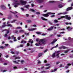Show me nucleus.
Listing matches in <instances>:
<instances>
[{"mask_svg": "<svg viewBox=\"0 0 73 73\" xmlns=\"http://www.w3.org/2000/svg\"><path fill=\"white\" fill-rule=\"evenodd\" d=\"M45 44V42H46V40L45 39H42L40 40L38 42V44L39 45H42V44Z\"/></svg>", "mask_w": 73, "mask_h": 73, "instance_id": "obj_1", "label": "nucleus"}, {"mask_svg": "<svg viewBox=\"0 0 73 73\" xmlns=\"http://www.w3.org/2000/svg\"><path fill=\"white\" fill-rule=\"evenodd\" d=\"M66 17V19H67V20H70L71 19V18L70 17H69L68 15H66L65 16H62L61 17V18H62V19L63 18H65Z\"/></svg>", "mask_w": 73, "mask_h": 73, "instance_id": "obj_2", "label": "nucleus"}, {"mask_svg": "<svg viewBox=\"0 0 73 73\" xmlns=\"http://www.w3.org/2000/svg\"><path fill=\"white\" fill-rule=\"evenodd\" d=\"M20 2L21 3L22 5H26L27 4V1L24 0H21L20 1Z\"/></svg>", "mask_w": 73, "mask_h": 73, "instance_id": "obj_3", "label": "nucleus"}, {"mask_svg": "<svg viewBox=\"0 0 73 73\" xmlns=\"http://www.w3.org/2000/svg\"><path fill=\"white\" fill-rule=\"evenodd\" d=\"M49 15H50L49 13L48 12V13H47L43 14V16L44 17H47L49 16Z\"/></svg>", "mask_w": 73, "mask_h": 73, "instance_id": "obj_4", "label": "nucleus"}, {"mask_svg": "<svg viewBox=\"0 0 73 73\" xmlns=\"http://www.w3.org/2000/svg\"><path fill=\"white\" fill-rule=\"evenodd\" d=\"M53 28H54V26H52L51 27H50V28L47 29V30L48 31H52L53 29Z\"/></svg>", "mask_w": 73, "mask_h": 73, "instance_id": "obj_5", "label": "nucleus"}, {"mask_svg": "<svg viewBox=\"0 0 73 73\" xmlns=\"http://www.w3.org/2000/svg\"><path fill=\"white\" fill-rule=\"evenodd\" d=\"M1 8H2V9H6V7H5L3 5H1Z\"/></svg>", "mask_w": 73, "mask_h": 73, "instance_id": "obj_6", "label": "nucleus"}, {"mask_svg": "<svg viewBox=\"0 0 73 73\" xmlns=\"http://www.w3.org/2000/svg\"><path fill=\"white\" fill-rule=\"evenodd\" d=\"M72 7H68L66 9V11H70V10H71L72 9Z\"/></svg>", "mask_w": 73, "mask_h": 73, "instance_id": "obj_7", "label": "nucleus"}, {"mask_svg": "<svg viewBox=\"0 0 73 73\" xmlns=\"http://www.w3.org/2000/svg\"><path fill=\"white\" fill-rule=\"evenodd\" d=\"M36 1L38 3H42L43 2V0H36Z\"/></svg>", "mask_w": 73, "mask_h": 73, "instance_id": "obj_8", "label": "nucleus"}, {"mask_svg": "<svg viewBox=\"0 0 73 73\" xmlns=\"http://www.w3.org/2000/svg\"><path fill=\"white\" fill-rule=\"evenodd\" d=\"M36 28H35L31 29H29L28 30L29 31H34V30H36Z\"/></svg>", "mask_w": 73, "mask_h": 73, "instance_id": "obj_9", "label": "nucleus"}, {"mask_svg": "<svg viewBox=\"0 0 73 73\" xmlns=\"http://www.w3.org/2000/svg\"><path fill=\"white\" fill-rule=\"evenodd\" d=\"M60 52H61V51L60 50H59L57 51H56L55 52L56 53V55H59L60 54Z\"/></svg>", "mask_w": 73, "mask_h": 73, "instance_id": "obj_10", "label": "nucleus"}, {"mask_svg": "<svg viewBox=\"0 0 73 73\" xmlns=\"http://www.w3.org/2000/svg\"><path fill=\"white\" fill-rule=\"evenodd\" d=\"M20 4L19 3H15V5H14L15 7H17V5H20Z\"/></svg>", "mask_w": 73, "mask_h": 73, "instance_id": "obj_11", "label": "nucleus"}, {"mask_svg": "<svg viewBox=\"0 0 73 73\" xmlns=\"http://www.w3.org/2000/svg\"><path fill=\"white\" fill-rule=\"evenodd\" d=\"M58 8H62L63 7V6H62V5L61 4H59L58 5Z\"/></svg>", "mask_w": 73, "mask_h": 73, "instance_id": "obj_12", "label": "nucleus"}, {"mask_svg": "<svg viewBox=\"0 0 73 73\" xmlns=\"http://www.w3.org/2000/svg\"><path fill=\"white\" fill-rule=\"evenodd\" d=\"M57 41V40H56V39H55L54 40H53L52 42H51V44H54V42H56V41Z\"/></svg>", "mask_w": 73, "mask_h": 73, "instance_id": "obj_13", "label": "nucleus"}, {"mask_svg": "<svg viewBox=\"0 0 73 73\" xmlns=\"http://www.w3.org/2000/svg\"><path fill=\"white\" fill-rule=\"evenodd\" d=\"M70 65H71V64H67L68 66H65V67L66 69H68L69 67V66H70Z\"/></svg>", "mask_w": 73, "mask_h": 73, "instance_id": "obj_14", "label": "nucleus"}, {"mask_svg": "<svg viewBox=\"0 0 73 73\" xmlns=\"http://www.w3.org/2000/svg\"><path fill=\"white\" fill-rule=\"evenodd\" d=\"M23 42L24 44H26V43H27V41L25 40H22L21 41V44H23Z\"/></svg>", "mask_w": 73, "mask_h": 73, "instance_id": "obj_15", "label": "nucleus"}, {"mask_svg": "<svg viewBox=\"0 0 73 73\" xmlns=\"http://www.w3.org/2000/svg\"><path fill=\"white\" fill-rule=\"evenodd\" d=\"M41 19L43 20H45L46 21H48V19H45V18L43 17H41Z\"/></svg>", "mask_w": 73, "mask_h": 73, "instance_id": "obj_16", "label": "nucleus"}, {"mask_svg": "<svg viewBox=\"0 0 73 73\" xmlns=\"http://www.w3.org/2000/svg\"><path fill=\"white\" fill-rule=\"evenodd\" d=\"M20 33H23L24 32V31L23 30H21L19 31Z\"/></svg>", "mask_w": 73, "mask_h": 73, "instance_id": "obj_17", "label": "nucleus"}, {"mask_svg": "<svg viewBox=\"0 0 73 73\" xmlns=\"http://www.w3.org/2000/svg\"><path fill=\"white\" fill-rule=\"evenodd\" d=\"M29 11H31V12H35V10H34L33 9H30Z\"/></svg>", "mask_w": 73, "mask_h": 73, "instance_id": "obj_18", "label": "nucleus"}, {"mask_svg": "<svg viewBox=\"0 0 73 73\" xmlns=\"http://www.w3.org/2000/svg\"><path fill=\"white\" fill-rule=\"evenodd\" d=\"M73 29L72 28L70 27H67L66 28L67 29Z\"/></svg>", "mask_w": 73, "mask_h": 73, "instance_id": "obj_19", "label": "nucleus"}, {"mask_svg": "<svg viewBox=\"0 0 73 73\" xmlns=\"http://www.w3.org/2000/svg\"><path fill=\"white\" fill-rule=\"evenodd\" d=\"M25 8H27V9H29V5H28L25 6Z\"/></svg>", "mask_w": 73, "mask_h": 73, "instance_id": "obj_20", "label": "nucleus"}, {"mask_svg": "<svg viewBox=\"0 0 73 73\" xmlns=\"http://www.w3.org/2000/svg\"><path fill=\"white\" fill-rule=\"evenodd\" d=\"M33 41L32 40L31 42V44L30 45V46H33V45L32 44V43H33Z\"/></svg>", "mask_w": 73, "mask_h": 73, "instance_id": "obj_21", "label": "nucleus"}, {"mask_svg": "<svg viewBox=\"0 0 73 73\" xmlns=\"http://www.w3.org/2000/svg\"><path fill=\"white\" fill-rule=\"evenodd\" d=\"M49 15H55V13H54L49 12Z\"/></svg>", "mask_w": 73, "mask_h": 73, "instance_id": "obj_22", "label": "nucleus"}, {"mask_svg": "<svg viewBox=\"0 0 73 73\" xmlns=\"http://www.w3.org/2000/svg\"><path fill=\"white\" fill-rule=\"evenodd\" d=\"M56 70H57V69H55L54 70H51V72H56Z\"/></svg>", "mask_w": 73, "mask_h": 73, "instance_id": "obj_23", "label": "nucleus"}, {"mask_svg": "<svg viewBox=\"0 0 73 73\" xmlns=\"http://www.w3.org/2000/svg\"><path fill=\"white\" fill-rule=\"evenodd\" d=\"M7 27H12V25L9 24Z\"/></svg>", "mask_w": 73, "mask_h": 73, "instance_id": "obj_24", "label": "nucleus"}, {"mask_svg": "<svg viewBox=\"0 0 73 73\" xmlns=\"http://www.w3.org/2000/svg\"><path fill=\"white\" fill-rule=\"evenodd\" d=\"M13 62H14V63H15V64H19V62L14 60L13 61Z\"/></svg>", "mask_w": 73, "mask_h": 73, "instance_id": "obj_25", "label": "nucleus"}, {"mask_svg": "<svg viewBox=\"0 0 73 73\" xmlns=\"http://www.w3.org/2000/svg\"><path fill=\"white\" fill-rule=\"evenodd\" d=\"M17 29H22V28L21 27H18L16 28Z\"/></svg>", "mask_w": 73, "mask_h": 73, "instance_id": "obj_26", "label": "nucleus"}, {"mask_svg": "<svg viewBox=\"0 0 73 73\" xmlns=\"http://www.w3.org/2000/svg\"><path fill=\"white\" fill-rule=\"evenodd\" d=\"M10 11V12H11V13H13L14 14H15V13H17V11H15L14 12H12L11 11Z\"/></svg>", "mask_w": 73, "mask_h": 73, "instance_id": "obj_27", "label": "nucleus"}, {"mask_svg": "<svg viewBox=\"0 0 73 73\" xmlns=\"http://www.w3.org/2000/svg\"><path fill=\"white\" fill-rule=\"evenodd\" d=\"M16 21H17V20H13V21H11V23H15Z\"/></svg>", "mask_w": 73, "mask_h": 73, "instance_id": "obj_28", "label": "nucleus"}, {"mask_svg": "<svg viewBox=\"0 0 73 73\" xmlns=\"http://www.w3.org/2000/svg\"><path fill=\"white\" fill-rule=\"evenodd\" d=\"M48 23H49V24H50V25H52V23H51L50 21H48Z\"/></svg>", "mask_w": 73, "mask_h": 73, "instance_id": "obj_29", "label": "nucleus"}, {"mask_svg": "<svg viewBox=\"0 0 73 73\" xmlns=\"http://www.w3.org/2000/svg\"><path fill=\"white\" fill-rule=\"evenodd\" d=\"M19 53V52L18 51H15V54H18Z\"/></svg>", "mask_w": 73, "mask_h": 73, "instance_id": "obj_30", "label": "nucleus"}, {"mask_svg": "<svg viewBox=\"0 0 73 73\" xmlns=\"http://www.w3.org/2000/svg\"><path fill=\"white\" fill-rule=\"evenodd\" d=\"M36 33H37V34H41V32H36Z\"/></svg>", "mask_w": 73, "mask_h": 73, "instance_id": "obj_31", "label": "nucleus"}, {"mask_svg": "<svg viewBox=\"0 0 73 73\" xmlns=\"http://www.w3.org/2000/svg\"><path fill=\"white\" fill-rule=\"evenodd\" d=\"M11 53L13 54H15V52L11 51Z\"/></svg>", "mask_w": 73, "mask_h": 73, "instance_id": "obj_32", "label": "nucleus"}, {"mask_svg": "<svg viewBox=\"0 0 73 73\" xmlns=\"http://www.w3.org/2000/svg\"><path fill=\"white\" fill-rule=\"evenodd\" d=\"M54 22L55 23H58V21L56 19H55L54 20Z\"/></svg>", "mask_w": 73, "mask_h": 73, "instance_id": "obj_33", "label": "nucleus"}, {"mask_svg": "<svg viewBox=\"0 0 73 73\" xmlns=\"http://www.w3.org/2000/svg\"><path fill=\"white\" fill-rule=\"evenodd\" d=\"M50 3H54V1H49Z\"/></svg>", "mask_w": 73, "mask_h": 73, "instance_id": "obj_34", "label": "nucleus"}, {"mask_svg": "<svg viewBox=\"0 0 73 73\" xmlns=\"http://www.w3.org/2000/svg\"><path fill=\"white\" fill-rule=\"evenodd\" d=\"M11 39H14V37H15L14 36V35H13L11 36Z\"/></svg>", "mask_w": 73, "mask_h": 73, "instance_id": "obj_35", "label": "nucleus"}, {"mask_svg": "<svg viewBox=\"0 0 73 73\" xmlns=\"http://www.w3.org/2000/svg\"><path fill=\"white\" fill-rule=\"evenodd\" d=\"M7 25H2V28H4V27H7Z\"/></svg>", "mask_w": 73, "mask_h": 73, "instance_id": "obj_36", "label": "nucleus"}, {"mask_svg": "<svg viewBox=\"0 0 73 73\" xmlns=\"http://www.w3.org/2000/svg\"><path fill=\"white\" fill-rule=\"evenodd\" d=\"M50 66H49L45 68V69H48L50 68Z\"/></svg>", "mask_w": 73, "mask_h": 73, "instance_id": "obj_37", "label": "nucleus"}, {"mask_svg": "<svg viewBox=\"0 0 73 73\" xmlns=\"http://www.w3.org/2000/svg\"><path fill=\"white\" fill-rule=\"evenodd\" d=\"M30 45V44L29 43V42L27 43V46H29Z\"/></svg>", "mask_w": 73, "mask_h": 73, "instance_id": "obj_38", "label": "nucleus"}, {"mask_svg": "<svg viewBox=\"0 0 73 73\" xmlns=\"http://www.w3.org/2000/svg\"><path fill=\"white\" fill-rule=\"evenodd\" d=\"M14 41H17V40L16 39V37H14Z\"/></svg>", "mask_w": 73, "mask_h": 73, "instance_id": "obj_39", "label": "nucleus"}, {"mask_svg": "<svg viewBox=\"0 0 73 73\" xmlns=\"http://www.w3.org/2000/svg\"><path fill=\"white\" fill-rule=\"evenodd\" d=\"M28 22L29 23H31L32 21L31 20H27Z\"/></svg>", "mask_w": 73, "mask_h": 73, "instance_id": "obj_40", "label": "nucleus"}, {"mask_svg": "<svg viewBox=\"0 0 73 73\" xmlns=\"http://www.w3.org/2000/svg\"><path fill=\"white\" fill-rule=\"evenodd\" d=\"M62 48H63V49H65V48H66V47H65V46H62Z\"/></svg>", "mask_w": 73, "mask_h": 73, "instance_id": "obj_41", "label": "nucleus"}, {"mask_svg": "<svg viewBox=\"0 0 73 73\" xmlns=\"http://www.w3.org/2000/svg\"><path fill=\"white\" fill-rule=\"evenodd\" d=\"M51 17H55V15H51L50 16Z\"/></svg>", "mask_w": 73, "mask_h": 73, "instance_id": "obj_42", "label": "nucleus"}, {"mask_svg": "<svg viewBox=\"0 0 73 73\" xmlns=\"http://www.w3.org/2000/svg\"><path fill=\"white\" fill-rule=\"evenodd\" d=\"M24 33L25 35H26L27 36H28V35H29V33Z\"/></svg>", "mask_w": 73, "mask_h": 73, "instance_id": "obj_43", "label": "nucleus"}, {"mask_svg": "<svg viewBox=\"0 0 73 73\" xmlns=\"http://www.w3.org/2000/svg\"><path fill=\"white\" fill-rule=\"evenodd\" d=\"M36 14H37V15H40V13L39 12H36Z\"/></svg>", "mask_w": 73, "mask_h": 73, "instance_id": "obj_44", "label": "nucleus"}, {"mask_svg": "<svg viewBox=\"0 0 73 73\" xmlns=\"http://www.w3.org/2000/svg\"><path fill=\"white\" fill-rule=\"evenodd\" d=\"M24 62V61L23 60H22L21 61V64H23V62Z\"/></svg>", "mask_w": 73, "mask_h": 73, "instance_id": "obj_45", "label": "nucleus"}, {"mask_svg": "<svg viewBox=\"0 0 73 73\" xmlns=\"http://www.w3.org/2000/svg\"><path fill=\"white\" fill-rule=\"evenodd\" d=\"M4 47L3 46H0V48H1V49H4Z\"/></svg>", "mask_w": 73, "mask_h": 73, "instance_id": "obj_46", "label": "nucleus"}, {"mask_svg": "<svg viewBox=\"0 0 73 73\" xmlns=\"http://www.w3.org/2000/svg\"><path fill=\"white\" fill-rule=\"evenodd\" d=\"M9 33V30H7L6 33H7V34H8Z\"/></svg>", "mask_w": 73, "mask_h": 73, "instance_id": "obj_47", "label": "nucleus"}, {"mask_svg": "<svg viewBox=\"0 0 73 73\" xmlns=\"http://www.w3.org/2000/svg\"><path fill=\"white\" fill-rule=\"evenodd\" d=\"M15 17H16V18H18V16H17V15H15Z\"/></svg>", "mask_w": 73, "mask_h": 73, "instance_id": "obj_48", "label": "nucleus"}, {"mask_svg": "<svg viewBox=\"0 0 73 73\" xmlns=\"http://www.w3.org/2000/svg\"><path fill=\"white\" fill-rule=\"evenodd\" d=\"M20 38H21V37H19L17 38V39L18 40H20Z\"/></svg>", "mask_w": 73, "mask_h": 73, "instance_id": "obj_49", "label": "nucleus"}, {"mask_svg": "<svg viewBox=\"0 0 73 73\" xmlns=\"http://www.w3.org/2000/svg\"><path fill=\"white\" fill-rule=\"evenodd\" d=\"M52 57H53V58H54L55 57H56V55H52Z\"/></svg>", "mask_w": 73, "mask_h": 73, "instance_id": "obj_50", "label": "nucleus"}, {"mask_svg": "<svg viewBox=\"0 0 73 73\" xmlns=\"http://www.w3.org/2000/svg\"><path fill=\"white\" fill-rule=\"evenodd\" d=\"M60 63V62H57L56 63V64L57 65V64H59V63Z\"/></svg>", "mask_w": 73, "mask_h": 73, "instance_id": "obj_51", "label": "nucleus"}, {"mask_svg": "<svg viewBox=\"0 0 73 73\" xmlns=\"http://www.w3.org/2000/svg\"><path fill=\"white\" fill-rule=\"evenodd\" d=\"M71 1H72V0H68V3L71 2Z\"/></svg>", "mask_w": 73, "mask_h": 73, "instance_id": "obj_52", "label": "nucleus"}, {"mask_svg": "<svg viewBox=\"0 0 73 73\" xmlns=\"http://www.w3.org/2000/svg\"><path fill=\"white\" fill-rule=\"evenodd\" d=\"M68 50H66L64 51V53H68Z\"/></svg>", "mask_w": 73, "mask_h": 73, "instance_id": "obj_53", "label": "nucleus"}, {"mask_svg": "<svg viewBox=\"0 0 73 73\" xmlns=\"http://www.w3.org/2000/svg\"><path fill=\"white\" fill-rule=\"evenodd\" d=\"M35 45L36 46H39V44H38L37 43H36L35 44Z\"/></svg>", "mask_w": 73, "mask_h": 73, "instance_id": "obj_54", "label": "nucleus"}, {"mask_svg": "<svg viewBox=\"0 0 73 73\" xmlns=\"http://www.w3.org/2000/svg\"><path fill=\"white\" fill-rule=\"evenodd\" d=\"M38 64H41V62L40 61H38Z\"/></svg>", "mask_w": 73, "mask_h": 73, "instance_id": "obj_55", "label": "nucleus"}, {"mask_svg": "<svg viewBox=\"0 0 73 73\" xmlns=\"http://www.w3.org/2000/svg\"><path fill=\"white\" fill-rule=\"evenodd\" d=\"M68 13L66 12H65L63 13V14H64V15H65V14H67Z\"/></svg>", "mask_w": 73, "mask_h": 73, "instance_id": "obj_56", "label": "nucleus"}, {"mask_svg": "<svg viewBox=\"0 0 73 73\" xmlns=\"http://www.w3.org/2000/svg\"><path fill=\"white\" fill-rule=\"evenodd\" d=\"M17 32H18V31H17L15 30V33H17Z\"/></svg>", "mask_w": 73, "mask_h": 73, "instance_id": "obj_57", "label": "nucleus"}, {"mask_svg": "<svg viewBox=\"0 0 73 73\" xmlns=\"http://www.w3.org/2000/svg\"><path fill=\"white\" fill-rule=\"evenodd\" d=\"M45 72H46V71H42L41 72V73H45Z\"/></svg>", "mask_w": 73, "mask_h": 73, "instance_id": "obj_58", "label": "nucleus"}, {"mask_svg": "<svg viewBox=\"0 0 73 73\" xmlns=\"http://www.w3.org/2000/svg\"><path fill=\"white\" fill-rule=\"evenodd\" d=\"M55 46V48H57L58 46V44H57Z\"/></svg>", "mask_w": 73, "mask_h": 73, "instance_id": "obj_59", "label": "nucleus"}, {"mask_svg": "<svg viewBox=\"0 0 73 73\" xmlns=\"http://www.w3.org/2000/svg\"><path fill=\"white\" fill-rule=\"evenodd\" d=\"M56 57H57V58H58V57H59V56L58 55H56Z\"/></svg>", "mask_w": 73, "mask_h": 73, "instance_id": "obj_60", "label": "nucleus"}, {"mask_svg": "<svg viewBox=\"0 0 73 73\" xmlns=\"http://www.w3.org/2000/svg\"><path fill=\"white\" fill-rule=\"evenodd\" d=\"M19 46L20 47H23V44H21Z\"/></svg>", "mask_w": 73, "mask_h": 73, "instance_id": "obj_61", "label": "nucleus"}, {"mask_svg": "<svg viewBox=\"0 0 73 73\" xmlns=\"http://www.w3.org/2000/svg\"><path fill=\"white\" fill-rule=\"evenodd\" d=\"M10 50L11 52H12L13 51V49L12 48Z\"/></svg>", "mask_w": 73, "mask_h": 73, "instance_id": "obj_62", "label": "nucleus"}, {"mask_svg": "<svg viewBox=\"0 0 73 73\" xmlns=\"http://www.w3.org/2000/svg\"><path fill=\"white\" fill-rule=\"evenodd\" d=\"M56 54V52H54L53 53V54H52V55H55Z\"/></svg>", "mask_w": 73, "mask_h": 73, "instance_id": "obj_63", "label": "nucleus"}, {"mask_svg": "<svg viewBox=\"0 0 73 73\" xmlns=\"http://www.w3.org/2000/svg\"><path fill=\"white\" fill-rule=\"evenodd\" d=\"M38 55H42V53H39L38 54Z\"/></svg>", "mask_w": 73, "mask_h": 73, "instance_id": "obj_64", "label": "nucleus"}]
</instances>
